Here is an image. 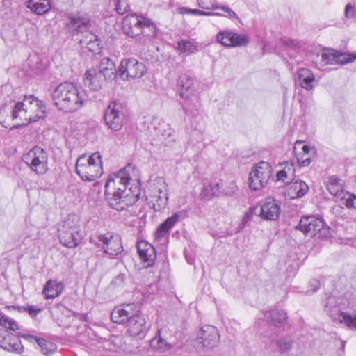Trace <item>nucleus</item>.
I'll use <instances>...</instances> for the list:
<instances>
[{
  "instance_id": "49530a36",
  "label": "nucleus",
  "mask_w": 356,
  "mask_h": 356,
  "mask_svg": "<svg viewBox=\"0 0 356 356\" xmlns=\"http://www.w3.org/2000/svg\"><path fill=\"white\" fill-rule=\"evenodd\" d=\"M177 11L179 14L181 15H199L200 13V10L199 9H192L186 7H180L177 9Z\"/></svg>"
},
{
  "instance_id": "f3484780",
  "label": "nucleus",
  "mask_w": 356,
  "mask_h": 356,
  "mask_svg": "<svg viewBox=\"0 0 356 356\" xmlns=\"http://www.w3.org/2000/svg\"><path fill=\"white\" fill-rule=\"evenodd\" d=\"M144 17L136 14L128 15L122 21V31L128 37L135 38L141 35V26Z\"/></svg>"
},
{
  "instance_id": "7c9ffc66",
  "label": "nucleus",
  "mask_w": 356,
  "mask_h": 356,
  "mask_svg": "<svg viewBox=\"0 0 356 356\" xmlns=\"http://www.w3.org/2000/svg\"><path fill=\"white\" fill-rule=\"evenodd\" d=\"M63 290V284L61 282L49 280L44 285L42 292L46 299H52L60 296Z\"/></svg>"
},
{
  "instance_id": "a19ab883",
  "label": "nucleus",
  "mask_w": 356,
  "mask_h": 356,
  "mask_svg": "<svg viewBox=\"0 0 356 356\" xmlns=\"http://www.w3.org/2000/svg\"><path fill=\"white\" fill-rule=\"evenodd\" d=\"M29 66L30 69L35 73H38L39 72L42 71L44 67V65L42 63V60L37 54H33L29 57Z\"/></svg>"
},
{
  "instance_id": "e433bc0d",
  "label": "nucleus",
  "mask_w": 356,
  "mask_h": 356,
  "mask_svg": "<svg viewBox=\"0 0 356 356\" xmlns=\"http://www.w3.org/2000/svg\"><path fill=\"white\" fill-rule=\"evenodd\" d=\"M334 320H339L347 327L356 330V314H350L343 312H339L335 316H332Z\"/></svg>"
},
{
  "instance_id": "3c124183",
  "label": "nucleus",
  "mask_w": 356,
  "mask_h": 356,
  "mask_svg": "<svg viewBox=\"0 0 356 356\" xmlns=\"http://www.w3.org/2000/svg\"><path fill=\"white\" fill-rule=\"evenodd\" d=\"M66 312L71 313L72 316L78 318L79 320L82 321L88 322L90 320L88 314H78L70 310H66Z\"/></svg>"
},
{
  "instance_id": "a878e982",
  "label": "nucleus",
  "mask_w": 356,
  "mask_h": 356,
  "mask_svg": "<svg viewBox=\"0 0 356 356\" xmlns=\"http://www.w3.org/2000/svg\"><path fill=\"white\" fill-rule=\"evenodd\" d=\"M131 179L124 170H120L116 173L111 175L106 183L113 184V188L122 190H134L131 187L128 188Z\"/></svg>"
},
{
  "instance_id": "79ce46f5",
  "label": "nucleus",
  "mask_w": 356,
  "mask_h": 356,
  "mask_svg": "<svg viewBox=\"0 0 356 356\" xmlns=\"http://www.w3.org/2000/svg\"><path fill=\"white\" fill-rule=\"evenodd\" d=\"M338 200L341 201V204L348 208L356 209V195L348 192H345L344 195H341Z\"/></svg>"
},
{
  "instance_id": "6e6d98bb",
  "label": "nucleus",
  "mask_w": 356,
  "mask_h": 356,
  "mask_svg": "<svg viewBox=\"0 0 356 356\" xmlns=\"http://www.w3.org/2000/svg\"><path fill=\"white\" fill-rule=\"evenodd\" d=\"M277 181H284L285 179L287 177V172L284 169L280 170L277 172Z\"/></svg>"
},
{
  "instance_id": "58836bf2",
  "label": "nucleus",
  "mask_w": 356,
  "mask_h": 356,
  "mask_svg": "<svg viewBox=\"0 0 356 356\" xmlns=\"http://www.w3.org/2000/svg\"><path fill=\"white\" fill-rule=\"evenodd\" d=\"M177 49L181 53L186 54H194L197 51V46L188 40H181L177 42Z\"/></svg>"
},
{
  "instance_id": "c756f323",
  "label": "nucleus",
  "mask_w": 356,
  "mask_h": 356,
  "mask_svg": "<svg viewBox=\"0 0 356 356\" xmlns=\"http://www.w3.org/2000/svg\"><path fill=\"white\" fill-rule=\"evenodd\" d=\"M298 79L302 88L307 90H313L315 76L311 70L308 68L300 69L298 72Z\"/></svg>"
},
{
  "instance_id": "a211bd4d",
  "label": "nucleus",
  "mask_w": 356,
  "mask_h": 356,
  "mask_svg": "<svg viewBox=\"0 0 356 356\" xmlns=\"http://www.w3.org/2000/svg\"><path fill=\"white\" fill-rule=\"evenodd\" d=\"M177 87L182 99H188L197 92L195 79L188 73H181L177 79Z\"/></svg>"
},
{
  "instance_id": "0eeeda50",
  "label": "nucleus",
  "mask_w": 356,
  "mask_h": 356,
  "mask_svg": "<svg viewBox=\"0 0 356 356\" xmlns=\"http://www.w3.org/2000/svg\"><path fill=\"white\" fill-rule=\"evenodd\" d=\"M58 231L60 243L69 248L76 247L82 240L79 220L75 215H68L59 225Z\"/></svg>"
},
{
  "instance_id": "ddd939ff",
  "label": "nucleus",
  "mask_w": 356,
  "mask_h": 356,
  "mask_svg": "<svg viewBox=\"0 0 356 356\" xmlns=\"http://www.w3.org/2000/svg\"><path fill=\"white\" fill-rule=\"evenodd\" d=\"M220 334L218 329L212 325H206L199 330L196 338L197 348L204 351H208L218 344Z\"/></svg>"
},
{
  "instance_id": "1a4fd4ad",
  "label": "nucleus",
  "mask_w": 356,
  "mask_h": 356,
  "mask_svg": "<svg viewBox=\"0 0 356 356\" xmlns=\"http://www.w3.org/2000/svg\"><path fill=\"white\" fill-rule=\"evenodd\" d=\"M23 161L38 175H43L48 170V154L42 147L35 146L22 157Z\"/></svg>"
},
{
  "instance_id": "f704fd0d",
  "label": "nucleus",
  "mask_w": 356,
  "mask_h": 356,
  "mask_svg": "<svg viewBox=\"0 0 356 356\" xmlns=\"http://www.w3.org/2000/svg\"><path fill=\"white\" fill-rule=\"evenodd\" d=\"M219 190V184L217 182L204 183L201 191L200 196L204 200H209L218 195Z\"/></svg>"
},
{
  "instance_id": "72a5a7b5",
  "label": "nucleus",
  "mask_w": 356,
  "mask_h": 356,
  "mask_svg": "<svg viewBox=\"0 0 356 356\" xmlns=\"http://www.w3.org/2000/svg\"><path fill=\"white\" fill-rule=\"evenodd\" d=\"M185 103L181 105L182 109L186 115H195L200 106V97L196 94L191 96L188 99H184Z\"/></svg>"
},
{
  "instance_id": "f8f14e48",
  "label": "nucleus",
  "mask_w": 356,
  "mask_h": 356,
  "mask_svg": "<svg viewBox=\"0 0 356 356\" xmlns=\"http://www.w3.org/2000/svg\"><path fill=\"white\" fill-rule=\"evenodd\" d=\"M147 70L145 65L135 58L123 59L118 67V73L122 80L142 77Z\"/></svg>"
},
{
  "instance_id": "de8ad7c7",
  "label": "nucleus",
  "mask_w": 356,
  "mask_h": 356,
  "mask_svg": "<svg viewBox=\"0 0 356 356\" xmlns=\"http://www.w3.org/2000/svg\"><path fill=\"white\" fill-rule=\"evenodd\" d=\"M355 15V6L352 5L351 3H348L345 6V10H344L345 17L347 19H351V18L354 17Z\"/></svg>"
},
{
  "instance_id": "5fc2aeb1",
  "label": "nucleus",
  "mask_w": 356,
  "mask_h": 356,
  "mask_svg": "<svg viewBox=\"0 0 356 356\" xmlns=\"http://www.w3.org/2000/svg\"><path fill=\"white\" fill-rule=\"evenodd\" d=\"M298 161L300 166L305 167L308 166L311 163V159L309 157H307L303 159L302 157H298Z\"/></svg>"
},
{
  "instance_id": "2eb2a0df",
  "label": "nucleus",
  "mask_w": 356,
  "mask_h": 356,
  "mask_svg": "<svg viewBox=\"0 0 356 356\" xmlns=\"http://www.w3.org/2000/svg\"><path fill=\"white\" fill-rule=\"evenodd\" d=\"M216 41L228 48L245 47L249 43V38L245 34H238L232 30L220 31L216 34Z\"/></svg>"
},
{
  "instance_id": "09e8293b",
  "label": "nucleus",
  "mask_w": 356,
  "mask_h": 356,
  "mask_svg": "<svg viewBox=\"0 0 356 356\" xmlns=\"http://www.w3.org/2000/svg\"><path fill=\"white\" fill-rule=\"evenodd\" d=\"M125 278L126 277L124 273H120L113 279L111 284L117 286H120L124 284Z\"/></svg>"
},
{
  "instance_id": "412c9836",
  "label": "nucleus",
  "mask_w": 356,
  "mask_h": 356,
  "mask_svg": "<svg viewBox=\"0 0 356 356\" xmlns=\"http://www.w3.org/2000/svg\"><path fill=\"white\" fill-rule=\"evenodd\" d=\"M83 82L84 85L91 90L97 91L102 88L104 81L101 73L95 67L86 72Z\"/></svg>"
},
{
  "instance_id": "864d4df0",
  "label": "nucleus",
  "mask_w": 356,
  "mask_h": 356,
  "mask_svg": "<svg viewBox=\"0 0 356 356\" xmlns=\"http://www.w3.org/2000/svg\"><path fill=\"white\" fill-rule=\"evenodd\" d=\"M120 0H117L115 10L118 14L122 15L127 11L128 6H123Z\"/></svg>"
},
{
  "instance_id": "2f4dec72",
  "label": "nucleus",
  "mask_w": 356,
  "mask_h": 356,
  "mask_svg": "<svg viewBox=\"0 0 356 356\" xmlns=\"http://www.w3.org/2000/svg\"><path fill=\"white\" fill-rule=\"evenodd\" d=\"M141 28V35L144 38V42L151 40L156 35L157 28L154 22L148 18L144 17Z\"/></svg>"
},
{
  "instance_id": "dca6fc26",
  "label": "nucleus",
  "mask_w": 356,
  "mask_h": 356,
  "mask_svg": "<svg viewBox=\"0 0 356 356\" xmlns=\"http://www.w3.org/2000/svg\"><path fill=\"white\" fill-rule=\"evenodd\" d=\"M324 225L325 222L321 217L307 216L301 218L296 229L312 236H315L316 232L321 231Z\"/></svg>"
},
{
  "instance_id": "4be33fe9",
  "label": "nucleus",
  "mask_w": 356,
  "mask_h": 356,
  "mask_svg": "<svg viewBox=\"0 0 356 356\" xmlns=\"http://www.w3.org/2000/svg\"><path fill=\"white\" fill-rule=\"evenodd\" d=\"M138 254L147 266H150L156 258V252L154 246L145 241H141L137 244Z\"/></svg>"
},
{
  "instance_id": "cd10ccee",
  "label": "nucleus",
  "mask_w": 356,
  "mask_h": 356,
  "mask_svg": "<svg viewBox=\"0 0 356 356\" xmlns=\"http://www.w3.org/2000/svg\"><path fill=\"white\" fill-rule=\"evenodd\" d=\"M180 217V213H175L172 216L168 217L156 229L154 234L155 238H163L168 234L171 228L179 221Z\"/></svg>"
},
{
  "instance_id": "423d86ee",
  "label": "nucleus",
  "mask_w": 356,
  "mask_h": 356,
  "mask_svg": "<svg viewBox=\"0 0 356 356\" xmlns=\"http://www.w3.org/2000/svg\"><path fill=\"white\" fill-rule=\"evenodd\" d=\"M75 170L83 181H92L99 178L103 173L99 152H96L89 156L85 154L79 156L76 162Z\"/></svg>"
},
{
  "instance_id": "052dcab7",
  "label": "nucleus",
  "mask_w": 356,
  "mask_h": 356,
  "mask_svg": "<svg viewBox=\"0 0 356 356\" xmlns=\"http://www.w3.org/2000/svg\"><path fill=\"white\" fill-rule=\"evenodd\" d=\"M344 348H345V341H343L342 343H341V349L340 350V352L341 353H343L344 351ZM338 356H342L341 353H339L338 354Z\"/></svg>"
},
{
  "instance_id": "5701e85b",
  "label": "nucleus",
  "mask_w": 356,
  "mask_h": 356,
  "mask_svg": "<svg viewBox=\"0 0 356 356\" xmlns=\"http://www.w3.org/2000/svg\"><path fill=\"white\" fill-rule=\"evenodd\" d=\"M308 185L305 181L296 180L287 184L285 194L290 199L300 198L308 192Z\"/></svg>"
},
{
  "instance_id": "ea45409f",
  "label": "nucleus",
  "mask_w": 356,
  "mask_h": 356,
  "mask_svg": "<svg viewBox=\"0 0 356 356\" xmlns=\"http://www.w3.org/2000/svg\"><path fill=\"white\" fill-rule=\"evenodd\" d=\"M0 325L6 330L15 331L19 329L17 322L0 312Z\"/></svg>"
},
{
  "instance_id": "39448f33",
  "label": "nucleus",
  "mask_w": 356,
  "mask_h": 356,
  "mask_svg": "<svg viewBox=\"0 0 356 356\" xmlns=\"http://www.w3.org/2000/svg\"><path fill=\"white\" fill-rule=\"evenodd\" d=\"M113 186V184L106 183L104 195L109 206L117 211L126 209L140 198V189L138 187H135L134 190L123 191Z\"/></svg>"
},
{
  "instance_id": "393cba45",
  "label": "nucleus",
  "mask_w": 356,
  "mask_h": 356,
  "mask_svg": "<svg viewBox=\"0 0 356 356\" xmlns=\"http://www.w3.org/2000/svg\"><path fill=\"white\" fill-rule=\"evenodd\" d=\"M159 182L162 183V188H159L156 191L155 202L152 204V208L155 211H160L168 204L169 200V194L167 186L163 179H159Z\"/></svg>"
},
{
  "instance_id": "680f3d73",
  "label": "nucleus",
  "mask_w": 356,
  "mask_h": 356,
  "mask_svg": "<svg viewBox=\"0 0 356 356\" xmlns=\"http://www.w3.org/2000/svg\"><path fill=\"white\" fill-rule=\"evenodd\" d=\"M249 218V213H246L245 216V218Z\"/></svg>"
},
{
  "instance_id": "c85d7f7f",
  "label": "nucleus",
  "mask_w": 356,
  "mask_h": 356,
  "mask_svg": "<svg viewBox=\"0 0 356 356\" xmlns=\"http://www.w3.org/2000/svg\"><path fill=\"white\" fill-rule=\"evenodd\" d=\"M22 337L31 343H36L44 355H49L55 351L56 348L55 343L48 341L44 339L38 338L31 334H24Z\"/></svg>"
},
{
  "instance_id": "4c0bfd02",
  "label": "nucleus",
  "mask_w": 356,
  "mask_h": 356,
  "mask_svg": "<svg viewBox=\"0 0 356 356\" xmlns=\"http://www.w3.org/2000/svg\"><path fill=\"white\" fill-rule=\"evenodd\" d=\"M151 346L161 351H165L171 348L170 343L167 341L166 339L163 335V331L161 330L157 331V334L151 341Z\"/></svg>"
},
{
  "instance_id": "9d476101",
  "label": "nucleus",
  "mask_w": 356,
  "mask_h": 356,
  "mask_svg": "<svg viewBox=\"0 0 356 356\" xmlns=\"http://www.w3.org/2000/svg\"><path fill=\"white\" fill-rule=\"evenodd\" d=\"M273 168L271 165L265 161L257 163L249 173V187L252 191H259L265 187L271 176Z\"/></svg>"
},
{
  "instance_id": "f03ea898",
  "label": "nucleus",
  "mask_w": 356,
  "mask_h": 356,
  "mask_svg": "<svg viewBox=\"0 0 356 356\" xmlns=\"http://www.w3.org/2000/svg\"><path fill=\"white\" fill-rule=\"evenodd\" d=\"M111 318L115 323L126 325L130 335L138 339L145 337L151 325L140 312V306L137 303L116 307L111 313Z\"/></svg>"
},
{
  "instance_id": "e2e57ef3",
  "label": "nucleus",
  "mask_w": 356,
  "mask_h": 356,
  "mask_svg": "<svg viewBox=\"0 0 356 356\" xmlns=\"http://www.w3.org/2000/svg\"><path fill=\"white\" fill-rule=\"evenodd\" d=\"M301 143H302V141H297L296 144L298 145V144H301Z\"/></svg>"
},
{
  "instance_id": "4d7b16f0",
  "label": "nucleus",
  "mask_w": 356,
  "mask_h": 356,
  "mask_svg": "<svg viewBox=\"0 0 356 356\" xmlns=\"http://www.w3.org/2000/svg\"><path fill=\"white\" fill-rule=\"evenodd\" d=\"M221 15L219 12L204 11L200 10V16H218Z\"/></svg>"
},
{
  "instance_id": "8fccbe9b",
  "label": "nucleus",
  "mask_w": 356,
  "mask_h": 356,
  "mask_svg": "<svg viewBox=\"0 0 356 356\" xmlns=\"http://www.w3.org/2000/svg\"><path fill=\"white\" fill-rule=\"evenodd\" d=\"M25 310L32 317H35L41 312V309L37 308L33 305H28Z\"/></svg>"
},
{
  "instance_id": "f257e3e1",
  "label": "nucleus",
  "mask_w": 356,
  "mask_h": 356,
  "mask_svg": "<svg viewBox=\"0 0 356 356\" xmlns=\"http://www.w3.org/2000/svg\"><path fill=\"white\" fill-rule=\"evenodd\" d=\"M45 109V104L42 100L32 95H25L22 101L13 100L0 108V124L8 128L7 119L17 121L10 128L14 130L43 118Z\"/></svg>"
},
{
  "instance_id": "a18cd8bd",
  "label": "nucleus",
  "mask_w": 356,
  "mask_h": 356,
  "mask_svg": "<svg viewBox=\"0 0 356 356\" xmlns=\"http://www.w3.org/2000/svg\"><path fill=\"white\" fill-rule=\"evenodd\" d=\"M197 5L204 10H218L220 4L210 0H197Z\"/></svg>"
},
{
  "instance_id": "37998d69",
  "label": "nucleus",
  "mask_w": 356,
  "mask_h": 356,
  "mask_svg": "<svg viewBox=\"0 0 356 356\" xmlns=\"http://www.w3.org/2000/svg\"><path fill=\"white\" fill-rule=\"evenodd\" d=\"M218 10L224 12L223 13H220L221 15H219V17H225L232 20L236 19L241 22V19L236 13L232 10L227 5H220Z\"/></svg>"
},
{
  "instance_id": "4468645a",
  "label": "nucleus",
  "mask_w": 356,
  "mask_h": 356,
  "mask_svg": "<svg viewBox=\"0 0 356 356\" xmlns=\"http://www.w3.org/2000/svg\"><path fill=\"white\" fill-rule=\"evenodd\" d=\"M104 121L108 129L113 131H120L125 122V115L120 103L113 102L104 112Z\"/></svg>"
},
{
  "instance_id": "b1692460",
  "label": "nucleus",
  "mask_w": 356,
  "mask_h": 356,
  "mask_svg": "<svg viewBox=\"0 0 356 356\" xmlns=\"http://www.w3.org/2000/svg\"><path fill=\"white\" fill-rule=\"evenodd\" d=\"M96 69L101 73L104 81H112L117 76L115 63L109 58H102Z\"/></svg>"
},
{
  "instance_id": "20e7f679",
  "label": "nucleus",
  "mask_w": 356,
  "mask_h": 356,
  "mask_svg": "<svg viewBox=\"0 0 356 356\" xmlns=\"http://www.w3.org/2000/svg\"><path fill=\"white\" fill-rule=\"evenodd\" d=\"M68 29L72 32L73 35H83L80 39V44L86 46L88 51L96 53L100 50V41L97 35L90 31L92 23L87 16L74 15L70 18L67 24Z\"/></svg>"
},
{
  "instance_id": "c9c22d12",
  "label": "nucleus",
  "mask_w": 356,
  "mask_h": 356,
  "mask_svg": "<svg viewBox=\"0 0 356 356\" xmlns=\"http://www.w3.org/2000/svg\"><path fill=\"white\" fill-rule=\"evenodd\" d=\"M27 7L37 15H43L49 9V0H29Z\"/></svg>"
},
{
  "instance_id": "bb28decb",
  "label": "nucleus",
  "mask_w": 356,
  "mask_h": 356,
  "mask_svg": "<svg viewBox=\"0 0 356 356\" xmlns=\"http://www.w3.org/2000/svg\"><path fill=\"white\" fill-rule=\"evenodd\" d=\"M264 318L272 325L277 327L284 326L286 320V314L282 309H273L264 313Z\"/></svg>"
},
{
  "instance_id": "c03bdc74",
  "label": "nucleus",
  "mask_w": 356,
  "mask_h": 356,
  "mask_svg": "<svg viewBox=\"0 0 356 356\" xmlns=\"http://www.w3.org/2000/svg\"><path fill=\"white\" fill-rule=\"evenodd\" d=\"M276 343L279 348L280 353H285L291 348L292 341L290 339L284 338L277 340Z\"/></svg>"
},
{
  "instance_id": "9b49d317",
  "label": "nucleus",
  "mask_w": 356,
  "mask_h": 356,
  "mask_svg": "<svg viewBox=\"0 0 356 356\" xmlns=\"http://www.w3.org/2000/svg\"><path fill=\"white\" fill-rule=\"evenodd\" d=\"M356 60V55L350 53H339L331 49H324L316 54V63L321 66L336 63L346 64Z\"/></svg>"
},
{
  "instance_id": "6ab92c4d",
  "label": "nucleus",
  "mask_w": 356,
  "mask_h": 356,
  "mask_svg": "<svg viewBox=\"0 0 356 356\" xmlns=\"http://www.w3.org/2000/svg\"><path fill=\"white\" fill-rule=\"evenodd\" d=\"M0 347L5 350L17 354L22 353L24 350L19 338L6 330H0Z\"/></svg>"
},
{
  "instance_id": "473e14b6",
  "label": "nucleus",
  "mask_w": 356,
  "mask_h": 356,
  "mask_svg": "<svg viewBox=\"0 0 356 356\" xmlns=\"http://www.w3.org/2000/svg\"><path fill=\"white\" fill-rule=\"evenodd\" d=\"M327 189L331 195L338 200L341 195H344L345 191L342 189L341 180L336 176H331L328 179Z\"/></svg>"
},
{
  "instance_id": "aec40b11",
  "label": "nucleus",
  "mask_w": 356,
  "mask_h": 356,
  "mask_svg": "<svg viewBox=\"0 0 356 356\" xmlns=\"http://www.w3.org/2000/svg\"><path fill=\"white\" fill-rule=\"evenodd\" d=\"M280 213V205L279 202L272 200L264 202L259 209V216L266 220H275Z\"/></svg>"
},
{
  "instance_id": "603ef678",
  "label": "nucleus",
  "mask_w": 356,
  "mask_h": 356,
  "mask_svg": "<svg viewBox=\"0 0 356 356\" xmlns=\"http://www.w3.org/2000/svg\"><path fill=\"white\" fill-rule=\"evenodd\" d=\"M310 289L309 290L312 293L316 292L320 287V282L318 280L314 279L310 280L309 283Z\"/></svg>"
},
{
  "instance_id": "6e6552de",
  "label": "nucleus",
  "mask_w": 356,
  "mask_h": 356,
  "mask_svg": "<svg viewBox=\"0 0 356 356\" xmlns=\"http://www.w3.org/2000/svg\"><path fill=\"white\" fill-rule=\"evenodd\" d=\"M90 243L97 248H100L104 254L113 259L122 254L124 250L122 239L118 234L106 233L99 234L95 238H91Z\"/></svg>"
},
{
  "instance_id": "bf43d9fd",
  "label": "nucleus",
  "mask_w": 356,
  "mask_h": 356,
  "mask_svg": "<svg viewBox=\"0 0 356 356\" xmlns=\"http://www.w3.org/2000/svg\"><path fill=\"white\" fill-rule=\"evenodd\" d=\"M310 149H311L310 147L307 145H304L302 147V151L304 154H306V155L309 154Z\"/></svg>"
},
{
  "instance_id": "7ed1b4c3",
  "label": "nucleus",
  "mask_w": 356,
  "mask_h": 356,
  "mask_svg": "<svg viewBox=\"0 0 356 356\" xmlns=\"http://www.w3.org/2000/svg\"><path fill=\"white\" fill-rule=\"evenodd\" d=\"M51 99L58 110L67 113L79 111L87 101L84 92L72 82L58 85L51 93Z\"/></svg>"
},
{
  "instance_id": "13d9d810",
  "label": "nucleus",
  "mask_w": 356,
  "mask_h": 356,
  "mask_svg": "<svg viewBox=\"0 0 356 356\" xmlns=\"http://www.w3.org/2000/svg\"><path fill=\"white\" fill-rule=\"evenodd\" d=\"M284 43L286 44V51H290L293 48V44L292 42L289 40H284Z\"/></svg>"
}]
</instances>
